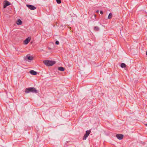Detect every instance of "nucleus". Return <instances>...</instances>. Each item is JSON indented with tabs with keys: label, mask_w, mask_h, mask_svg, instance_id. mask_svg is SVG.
Returning <instances> with one entry per match:
<instances>
[{
	"label": "nucleus",
	"mask_w": 147,
	"mask_h": 147,
	"mask_svg": "<svg viewBox=\"0 0 147 147\" xmlns=\"http://www.w3.org/2000/svg\"><path fill=\"white\" fill-rule=\"evenodd\" d=\"M25 92L26 93H29L30 92L36 93L38 92L35 88L34 87H30L27 88L26 89Z\"/></svg>",
	"instance_id": "obj_1"
},
{
	"label": "nucleus",
	"mask_w": 147,
	"mask_h": 147,
	"mask_svg": "<svg viewBox=\"0 0 147 147\" xmlns=\"http://www.w3.org/2000/svg\"><path fill=\"white\" fill-rule=\"evenodd\" d=\"M43 62L45 65L48 66H52L55 63L54 61L48 60L44 61Z\"/></svg>",
	"instance_id": "obj_2"
},
{
	"label": "nucleus",
	"mask_w": 147,
	"mask_h": 147,
	"mask_svg": "<svg viewBox=\"0 0 147 147\" xmlns=\"http://www.w3.org/2000/svg\"><path fill=\"white\" fill-rule=\"evenodd\" d=\"M26 6L28 8H29V9H30V10H34L36 9V7H35L32 5L27 4Z\"/></svg>",
	"instance_id": "obj_3"
},
{
	"label": "nucleus",
	"mask_w": 147,
	"mask_h": 147,
	"mask_svg": "<svg viewBox=\"0 0 147 147\" xmlns=\"http://www.w3.org/2000/svg\"><path fill=\"white\" fill-rule=\"evenodd\" d=\"M90 132L91 131L90 130L86 131V133L84 135V137H83V140H86V138L88 136L89 134H90Z\"/></svg>",
	"instance_id": "obj_4"
},
{
	"label": "nucleus",
	"mask_w": 147,
	"mask_h": 147,
	"mask_svg": "<svg viewBox=\"0 0 147 147\" xmlns=\"http://www.w3.org/2000/svg\"><path fill=\"white\" fill-rule=\"evenodd\" d=\"M4 1L5 3L3 5L4 8H5L7 6L9 5H11L10 3L6 0H5Z\"/></svg>",
	"instance_id": "obj_5"
},
{
	"label": "nucleus",
	"mask_w": 147,
	"mask_h": 147,
	"mask_svg": "<svg viewBox=\"0 0 147 147\" xmlns=\"http://www.w3.org/2000/svg\"><path fill=\"white\" fill-rule=\"evenodd\" d=\"M31 40V38L28 37V38L26 39L24 41V44L25 45L27 44L30 42Z\"/></svg>",
	"instance_id": "obj_6"
},
{
	"label": "nucleus",
	"mask_w": 147,
	"mask_h": 147,
	"mask_svg": "<svg viewBox=\"0 0 147 147\" xmlns=\"http://www.w3.org/2000/svg\"><path fill=\"white\" fill-rule=\"evenodd\" d=\"M116 136L118 139L121 140L123 139V136L121 134H118L116 135Z\"/></svg>",
	"instance_id": "obj_7"
},
{
	"label": "nucleus",
	"mask_w": 147,
	"mask_h": 147,
	"mask_svg": "<svg viewBox=\"0 0 147 147\" xmlns=\"http://www.w3.org/2000/svg\"><path fill=\"white\" fill-rule=\"evenodd\" d=\"M30 73L33 75H35L37 74V72L33 70H31L30 71Z\"/></svg>",
	"instance_id": "obj_8"
},
{
	"label": "nucleus",
	"mask_w": 147,
	"mask_h": 147,
	"mask_svg": "<svg viewBox=\"0 0 147 147\" xmlns=\"http://www.w3.org/2000/svg\"><path fill=\"white\" fill-rule=\"evenodd\" d=\"M16 23L18 25H21L22 24V22L20 19H18L16 22Z\"/></svg>",
	"instance_id": "obj_9"
},
{
	"label": "nucleus",
	"mask_w": 147,
	"mask_h": 147,
	"mask_svg": "<svg viewBox=\"0 0 147 147\" xmlns=\"http://www.w3.org/2000/svg\"><path fill=\"white\" fill-rule=\"evenodd\" d=\"M94 30L95 31H97L99 30V28L98 26H96L94 27Z\"/></svg>",
	"instance_id": "obj_10"
},
{
	"label": "nucleus",
	"mask_w": 147,
	"mask_h": 147,
	"mask_svg": "<svg viewBox=\"0 0 147 147\" xmlns=\"http://www.w3.org/2000/svg\"><path fill=\"white\" fill-rule=\"evenodd\" d=\"M58 69L59 71H63L65 70V69L64 67H58Z\"/></svg>",
	"instance_id": "obj_11"
},
{
	"label": "nucleus",
	"mask_w": 147,
	"mask_h": 147,
	"mask_svg": "<svg viewBox=\"0 0 147 147\" xmlns=\"http://www.w3.org/2000/svg\"><path fill=\"white\" fill-rule=\"evenodd\" d=\"M126 66V65L123 63H122L121 64V67L122 68H124Z\"/></svg>",
	"instance_id": "obj_12"
},
{
	"label": "nucleus",
	"mask_w": 147,
	"mask_h": 147,
	"mask_svg": "<svg viewBox=\"0 0 147 147\" xmlns=\"http://www.w3.org/2000/svg\"><path fill=\"white\" fill-rule=\"evenodd\" d=\"M112 14L111 13H110L109 14L108 17V18L109 19H110L112 17Z\"/></svg>",
	"instance_id": "obj_13"
},
{
	"label": "nucleus",
	"mask_w": 147,
	"mask_h": 147,
	"mask_svg": "<svg viewBox=\"0 0 147 147\" xmlns=\"http://www.w3.org/2000/svg\"><path fill=\"white\" fill-rule=\"evenodd\" d=\"M27 58L28 60H31L33 59V57H30V56H28L27 57Z\"/></svg>",
	"instance_id": "obj_14"
},
{
	"label": "nucleus",
	"mask_w": 147,
	"mask_h": 147,
	"mask_svg": "<svg viewBox=\"0 0 147 147\" xmlns=\"http://www.w3.org/2000/svg\"><path fill=\"white\" fill-rule=\"evenodd\" d=\"M58 4H60L61 3V0H56Z\"/></svg>",
	"instance_id": "obj_15"
},
{
	"label": "nucleus",
	"mask_w": 147,
	"mask_h": 147,
	"mask_svg": "<svg viewBox=\"0 0 147 147\" xmlns=\"http://www.w3.org/2000/svg\"><path fill=\"white\" fill-rule=\"evenodd\" d=\"M55 44L57 45H58L59 44V42L58 41H56L55 43Z\"/></svg>",
	"instance_id": "obj_16"
},
{
	"label": "nucleus",
	"mask_w": 147,
	"mask_h": 147,
	"mask_svg": "<svg viewBox=\"0 0 147 147\" xmlns=\"http://www.w3.org/2000/svg\"><path fill=\"white\" fill-rule=\"evenodd\" d=\"M100 13L101 14H102L103 13V12L102 11H100Z\"/></svg>",
	"instance_id": "obj_17"
},
{
	"label": "nucleus",
	"mask_w": 147,
	"mask_h": 147,
	"mask_svg": "<svg viewBox=\"0 0 147 147\" xmlns=\"http://www.w3.org/2000/svg\"><path fill=\"white\" fill-rule=\"evenodd\" d=\"M99 11L98 10H97V11H96V12H97V13H98V12H99Z\"/></svg>",
	"instance_id": "obj_18"
},
{
	"label": "nucleus",
	"mask_w": 147,
	"mask_h": 147,
	"mask_svg": "<svg viewBox=\"0 0 147 147\" xmlns=\"http://www.w3.org/2000/svg\"><path fill=\"white\" fill-rule=\"evenodd\" d=\"M145 125L147 126V123L146 124H145Z\"/></svg>",
	"instance_id": "obj_19"
},
{
	"label": "nucleus",
	"mask_w": 147,
	"mask_h": 147,
	"mask_svg": "<svg viewBox=\"0 0 147 147\" xmlns=\"http://www.w3.org/2000/svg\"><path fill=\"white\" fill-rule=\"evenodd\" d=\"M94 17H95L96 16V15L95 14H94Z\"/></svg>",
	"instance_id": "obj_20"
}]
</instances>
